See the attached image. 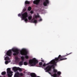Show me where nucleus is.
<instances>
[{
	"label": "nucleus",
	"mask_w": 77,
	"mask_h": 77,
	"mask_svg": "<svg viewBox=\"0 0 77 77\" xmlns=\"http://www.w3.org/2000/svg\"><path fill=\"white\" fill-rule=\"evenodd\" d=\"M18 17H21V14H18Z\"/></svg>",
	"instance_id": "obj_31"
},
{
	"label": "nucleus",
	"mask_w": 77,
	"mask_h": 77,
	"mask_svg": "<svg viewBox=\"0 0 77 77\" xmlns=\"http://www.w3.org/2000/svg\"><path fill=\"white\" fill-rule=\"evenodd\" d=\"M20 53L21 55H23L24 56H25V58L27 59H29V57L27 56V52L26 50H23L21 51H20Z\"/></svg>",
	"instance_id": "obj_3"
},
{
	"label": "nucleus",
	"mask_w": 77,
	"mask_h": 77,
	"mask_svg": "<svg viewBox=\"0 0 77 77\" xmlns=\"http://www.w3.org/2000/svg\"><path fill=\"white\" fill-rule=\"evenodd\" d=\"M42 19H40L38 20V21H42Z\"/></svg>",
	"instance_id": "obj_30"
},
{
	"label": "nucleus",
	"mask_w": 77,
	"mask_h": 77,
	"mask_svg": "<svg viewBox=\"0 0 77 77\" xmlns=\"http://www.w3.org/2000/svg\"><path fill=\"white\" fill-rule=\"evenodd\" d=\"M5 77V76H4V77Z\"/></svg>",
	"instance_id": "obj_34"
},
{
	"label": "nucleus",
	"mask_w": 77,
	"mask_h": 77,
	"mask_svg": "<svg viewBox=\"0 0 77 77\" xmlns=\"http://www.w3.org/2000/svg\"><path fill=\"white\" fill-rule=\"evenodd\" d=\"M15 59L16 60H18V57H16Z\"/></svg>",
	"instance_id": "obj_33"
},
{
	"label": "nucleus",
	"mask_w": 77,
	"mask_h": 77,
	"mask_svg": "<svg viewBox=\"0 0 77 77\" xmlns=\"http://www.w3.org/2000/svg\"><path fill=\"white\" fill-rule=\"evenodd\" d=\"M5 60H10V58H9V57L8 56H7L6 57L5 59Z\"/></svg>",
	"instance_id": "obj_14"
},
{
	"label": "nucleus",
	"mask_w": 77,
	"mask_h": 77,
	"mask_svg": "<svg viewBox=\"0 0 77 77\" xmlns=\"http://www.w3.org/2000/svg\"><path fill=\"white\" fill-rule=\"evenodd\" d=\"M7 75L8 77H12L13 75V72L11 70V68H8L7 69Z\"/></svg>",
	"instance_id": "obj_4"
},
{
	"label": "nucleus",
	"mask_w": 77,
	"mask_h": 77,
	"mask_svg": "<svg viewBox=\"0 0 77 77\" xmlns=\"http://www.w3.org/2000/svg\"><path fill=\"white\" fill-rule=\"evenodd\" d=\"M33 23H37V20H35L33 21Z\"/></svg>",
	"instance_id": "obj_23"
},
{
	"label": "nucleus",
	"mask_w": 77,
	"mask_h": 77,
	"mask_svg": "<svg viewBox=\"0 0 77 77\" xmlns=\"http://www.w3.org/2000/svg\"><path fill=\"white\" fill-rule=\"evenodd\" d=\"M35 18H36V19H37L38 18H41V17L39 16V15H35Z\"/></svg>",
	"instance_id": "obj_16"
},
{
	"label": "nucleus",
	"mask_w": 77,
	"mask_h": 77,
	"mask_svg": "<svg viewBox=\"0 0 77 77\" xmlns=\"http://www.w3.org/2000/svg\"><path fill=\"white\" fill-rule=\"evenodd\" d=\"M30 14H33V11H30Z\"/></svg>",
	"instance_id": "obj_28"
},
{
	"label": "nucleus",
	"mask_w": 77,
	"mask_h": 77,
	"mask_svg": "<svg viewBox=\"0 0 77 77\" xmlns=\"http://www.w3.org/2000/svg\"><path fill=\"white\" fill-rule=\"evenodd\" d=\"M28 18L29 20H32V16H29L28 17Z\"/></svg>",
	"instance_id": "obj_20"
},
{
	"label": "nucleus",
	"mask_w": 77,
	"mask_h": 77,
	"mask_svg": "<svg viewBox=\"0 0 77 77\" xmlns=\"http://www.w3.org/2000/svg\"><path fill=\"white\" fill-rule=\"evenodd\" d=\"M49 4V1L48 0H45V1L43 2V5L44 6H47V4Z\"/></svg>",
	"instance_id": "obj_8"
},
{
	"label": "nucleus",
	"mask_w": 77,
	"mask_h": 77,
	"mask_svg": "<svg viewBox=\"0 0 77 77\" xmlns=\"http://www.w3.org/2000/svg\"><path fill=\"white\" fill-rule=\"evenodd\" d=\"M41 0H34L33 2V4H35V5H38L40 2V1Z\"/></svg>",
	"instance_id": "obj_10"
},
{
	"label": "nucleus",
	"mask_w": 77,
	"mask_h": 77,
	"mask_svg": "<svg viewBox=\"0 0 77 77\" xmlns=\"http://www.w3.org/2000/svg\"><path fill=\"white\" fill-rule=\"evenodd\" d=\"M29 63L31 66H33L38 63V61L35 58H34L30 60L29 61Z\"/></svg>",
	"instance_id": "obj_2"
},
{
	"label": "nucleus",
	"mask_w": 77,
	"mask_h": 77,
	"mask_svg": "<svg viewBox=\"0 0 77 77\" xmlns=\"http://www.w3.org/2000/svg\"><path fill=\"white\" fill-rule=\"evenodd\" d=\"M39 65L40 66H42V63L41 62L39 63Z\"/></svg>",
	"instance_id": "obj_26"
},
{
	"label": "nucleus",
	"mask_w": 77,
	"mask_h": 77,
	"mask_svg": "<svg viewBox=\"0 0 77 77\" xmlns=\"http://www.w3.org/2000/svg\"><path fill=\"white\" fill-rule=\"evenodd\" d=\"M23 64L24 65H28V63L26 62H24Z\"/></svg>",
	"instance_id": "obj_22"
},
{
	"label": "nucleus",
	"mask_w": 77,
	"mask_h": 77,
	"mask_svg": "<svg viewBox=\"0 0 77 77\" xmlns=\"http://www.w3.org/2000/svg\"><path fill=\"white\" fill-rule=\"evenodd\" d=\"M72 53V52L67 54H66V55H64L61 56L60 55L58 57H56L54 59L51 60L50 62L48 63L47 65H49V64H52V65H48L46 67L45 69V70H46L45 72L49 73V71H51V68L53 69V72L54 73H56L57 72V70L54 69L55 68V66H56V63L59 62V61H62V60H66L67 58H64L65 57H66L69 54H71Z\"/></svg>",
	"instance_id": "obj_1"
},
{
	"label": "nucleus",
	"mask_w": 77,
	"mask_h": 77,
	"mask_svg": "<svg viewBox=\"0 0 77 77\" xmlns=\"http://www.w3.org/2000/svg\"><path fill=\"white\" fill-rule=\"evenodd\" d=\"M13 69L14 71H18V70H19V67H15L13 68Z\"/></svg>",
	"instance_id": "obj_12"
},
{
	"label": "nucleus",
	"mask_w": 77,
	"mask_h": 77,
	"mask_svg": "<svg viewBox=\"0 0 77 77\" xmlns=\"http://www.w3.org/2000/svg\"><path fill=\"white\" fill-rule=\"evenodd\" d=\"M14 77H20V73L19 72H17L16 73H15Z\"/></svg>",
	"instance_id": "obj_11"
},
{
	"label": "nucleus",
	"mask_w": 77,
	"mask_h": 77,
	"mask_svg": "<svg viewBox=\"0 0 77 77\" xmlns=\"http://www.w3.org/2000/svg\"><path fill=\"white\" fill-rule=\"evenodd\" d=\"M30 75L32 77H36V74L34 73H31Z\"/></svg>",
	"instance_id": "obj_13"
},
{
	"label": "nucleus",
	"mask_w": 77,
	"mask_h": 77,
	"mask_svg": "<svg viewBox=\"0 0 77 77\" xmlns=\"http://www.w3.org/2000/svg\"><path fill=\"white\" fill-rule=\"evenodd\" d=\"M11 54L12 51H11V50H9L6 53L7 56H11Z\"/></svg>",
	"instance_id": "obj_9"
},
{
	"label": "nucleus",
	"mask_w": 77,
	"mask_h": 77,
	"mask_svg": "<svg viewBox=\"0 0 77 77\" xmlns=\"http://www.w3.org/2000/svg\"><path fill=\"white\" fill-rule=\"evenodd\" d=\"M6 74V72H3L1 73V74L2 75H5Z\"/></svg>",
	"instance_id": "obj_17"
},
{
	"label": "nucleus",
	"mask_w": 77,
	"mask_h": 77,
	"mask_svg": "<svg viewBox=\"0 0 77 77\" xmlns=\"http://www.w3.org/2000/svg\"><path fill=\"white\" fill-rule=\"evenodd\" d=\"M12 51L14 53H13V56H16L17 54H19V51L20 50L17 48L13 49H12Z\"/></svg>",
	"instance_id": "obj_6"
},
{
	"label": "nucleus",
	"mask_w": 77,
	"mask_h": 77,
	"mask_svg": "<svg viewBox=\"0 0 77 77\" xmlns=\"http://www.w3.org/2000/svg\"><path fill=\"white\" fill-rule=\"evenodd\" d=\"M25 3L26 5H29L30 3V2L26 1L25 2Z\"/></svg>",
	"instance_id": "obj_18"
},
{
	"label": "nucleus",
	"mask_w": 77,
	"mask_h": 77,
	"mask_svg": "<svg viewBox=\"0 0 77 77\" xmlns=\"http://www.w3.org/2000/svg\"><path fill=\"white\" fill-rule=\"evenodd\" d=\"M21 59L23 61H24V57H21Z\"/></svg>",
	"instance_id": "obj_25"
},
{
	"label": "nucleus",
	"mask_w": 77,
	"mask_h": 77,
	"mask_svg": "<svg viewBox=\"0 0 77 77\" xmlns=\"http://www.w3.org/2000/svg\"><path fill=\"white\" fill-rule=\"evenodd\" d=\"M19 65L20 66L23 65V61H20L19 63Z\"/></svg>",
	"instance_id": "obj_15"
},
{
	"label": "nucleus",
	"mask_w": 77,
	"mask_h": 77,
	"mask_svg": "<svg viewBox=\"0 0 77 77\" xmlns=\"http://www.w3.org/2000/svg\"><path fill=\"white\" fill-rule=\"evenodd\" d=\"M47 64H48V63H47L46 64H45V63H44L43 65V66H46V65H47Z\"/></svg>",
	"instance_id": "obj_24"
},
{
	"label": "nucleus",
	"mask_w": 77,
	"mask_h": 77,
	"mask_svg": "<svg viewBox=\"0 0 77 77\" xmlns=\"http://www.w3.org/2000/svg\"><path fill=\"white\" fill-rule=\"evenodd\" d=\"M19 70L20 71H22V69L19 67Z\"/></svg>",
	"instance_id": "obj_29"
},
{
	"label": "nucleus",
	"mask_w": 77,
	"mask_h": 77,
	"mask_svg": "<svg viewBox=\"0 0 77 77\" xmlns=\"http://www.w3.org/2000/svg\"><path fill=\"white\" fill-rule=\"evenodd\" d=\"M20 76H23V73H20Z\"/></svg>",
	"instance_id": "obj_27"
},
{
	"label": "nucleus",
	"mask_w": 77,
	"mask_h": 77,
	"mask_svg": "<svg viewBox=\"0 0 77 77\" xmlns=\"http://www.w3.org/2000/svg\"><path fill=\"white\" fill-rule=\"evenodd\" d=\"M31 9H32V8H31V7H28V11H31Z\"/></svg>",
	"instance_id": "obj_21"
},
{
	"label": "nucleus",
	"mask_w": 77,
	"mask_h": 77,
	"mask_svg": "<svg viewBox=\"0 0 77 77\" xmlns=\"http://www.w3.org/2000/svg\"><path fill=\"white\" fill-rule=\"evenodd\" d=\"M57 74L55 73L53 75H51L52 77H59V76H60V75L61 74V72H57Z\"/></svg>",
	"instance_id": "obj_7"
},
{
	"label": "nucleus",
	"mask_w": 77,
	"mask_h": 77,
	"mask_svg": "<svg viewBox=\"0 0 77 77\" xmlns=\"http://www.w3.org/2000/svg\"><path fill=\"white\" fill-rule=\"evenodd\" d=\"M41 61L42 62H44V60H41Z\"/></svg>",
	"instance_id": "obj_32"
},
{
	"label": "nucleus",
	"mask_w": 77,
	"mask_h": 77,
	"mask_svg": "<svg viewBox=\"0 0 77 77\" xmlns=\"http://www.w3.org/2000/svg\"><path fill=\"white\" fill-rule=\"evenodd\" d=\"M9 62H11V60H10L9 61H5V63L6 65H7V64H8V63Z\"/></svg>",
	"instance_id": "obj_19"
},
{
	"label": "nucleus",
	"mask_w": 77,
	"mask_h": 77,
	"mask_svg": "<svg viewBox=\"0 0 77 77\" xmlns=\"http://www.w3.org/2000/svg\"><path fill=\"white\" fill-rule=\"evenodd\" d=\"M21 15L23 19L24 20L25 22L28 21V19L26 18L27 17V13L25 12L23 14H22Z\"/></svg>",
	"instance_id": "obj_5"
}]
</instances>
